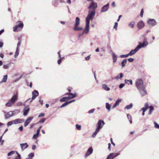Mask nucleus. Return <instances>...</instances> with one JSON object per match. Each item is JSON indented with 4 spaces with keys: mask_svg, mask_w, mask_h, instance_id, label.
<instances>
[{
    "mask_svg": "<svg viewBox=\"0 0 159 159\" xmlns=\"http://www.w3.org/2000/svg\"><path fill=\"white\" fill-rule=\"evenodd\" d=\"M95 14V11L90 10L88 11V15L86 18L85 27L83 33L85 34L88 33L89 30L90 20H92Z\"/></svg>",
    "mask_w": 159,
    "mask_h": 159,
    "instance_id": "nucleus-1",
    "label": "nucleus"
},
{
    "mask_svg": "<svg viewBox=\"0 0 159 159\" xmlns=\"http://www.w3.org/2000/svg\"><path fill=\"white\" fill-rule=\"evenodd\" d=\"M19 112L18 110L10 111L8 112L3 111V112L4 114V118L5 119H9L10 117L14 116L16 114L18 113Z\"/></svg>",
    "mask_w": 159,
    "mask_h": 159,
    "instance_id": "nucleus-2",
    "label": "nucleus"
},
{
    "mask_svg": "<svg viewBox=\"0 0 159 159\" xmlns=\"http://www.w3.org/2000/svg\"><path fill=\"white\" fill-rule=\"evenodd\" d=\"M18 96L14 94L8 102L5 104V106L7 107L11 106L15 102L17 99Z\"/></svg>",
    "mask_w": 159,
    "mask_h": 159,
    "instance_id": "nucleus-3",
    "label": "nucleus"
},
{
    "mask_svg": "<svg viewBox=\"0 0 159 159\" xmlns=\"http://www.w3.org/2000/svg\"><path fill=\"white\" fill-rule=\"evenodd\" d=\"M135 86L138 89H142L145 87L143 81L141 79L139 78L136 79L135 82Z\"/></svg>",
    "mask_w": 159,
    "mask_h": 159,
    "instance_id": "nucleus-4",
    "label": "nucleus"
},
{
    "mask_svg": "<svg viewBox=\"0 0 159 159\" xmlns=\"http://www.w3.org/2000/svg\"><path fill=\"white\" fill-rule=\"evenodd\" d=\"M148 44V42H147L146 39L144 38L143 39V43H141L139 42V44L137 46L140 49L142 48H143L146 47Z\"/></svg>",
    "mask_w": 159,
    "mask_h": 159,
    "instance_id": "nucleus-5",
    "label": "nucleus"
},
{
    "mask_svg": "<svg viewBox=\"0 0 159 159\" xmlns=\"http://www.w3.org/2000/svg\"><path fill=\"white\" fill-rule=\"evenodd\" d=\"M147 23L152 27L154 26L157 24V22L156 20L154 19H148Z\"/></svg>",
    "mask_w": 159,
    "mask_h": 159,
    "instance_id": "nucleus-6",
    "label": "nucleus"
},
{
    "mask_svg": "<svg viewBox=\"0 0 159 159\" xmlns=\"http://www.w3.org/2000/svg\"><path fill=\"white\" fill-rule=\"evenodd\" d=\"M20 23L17 25L15 26L13 28L14 31H18L21 29L23 27V24L20 21Z\"/></svg>",
    "mask_w": 159,
    "mask_h": 159,
    "instance_id": "nucleus-7",
    "label": "nucleus"
},
{
    "mask_svg": "<svg viewBox=\"0 0 159 159\" xmlns=\"http://www.w3.org/2000/svg\"><path fill=\"white\" fill-rule=\"evenodd\" d=\"M97 7V3L95 2L94 1H92L90 4L89 6L88 7V9H92V10H94L95 11V9Z\"/></svg>",
    "mask_w": 159,
    "mask_h": 159,
    "instance_id": "nucleus-8",
    "label": "nucleus"
},
{
    "mask_svg": "<svg viewBox=\"0 0 159 159\" xmlns=\"http://www.w3.org/2000/svg\"><path fill=\"white\" fill-rule=\"evenodd\" d=\"M109 3H108L107 4L103 6L101 9V12H104L107 11L109 8Z\"/></svg>",
    "mask_w": 159,
    "mask_h": 159,
    "instance_id": "nucleus-9",
    "label": "nucleus"
},
{
    "mask_svg": "<svg viewBox=\"0 0 159 159\" xmlns=\"http://www.w3.org/2000/svg\"><path fill=\"white\" fill-rule=\"evenodd\" d=\"M120 154L119 152L117 153H112L109 154L106 159H111L114 158Z\"/></svg>",
    "mask_w": 159,
    "mask_h": 159,
    "instance_id": "nucleus-10",
    "label": "nucleus"
},
{
    "mask_svg": "<svg viewBox=\"0 0 159 159\" xmlns=\"http://www.w3.org/2000/svg\"><path fill=\"white\" fill-rule=\"evenodd\" d=\"M13 125H16L22 123L24 120L22 119H16L12 120Z\"/></svg>",
    "mask_w": 159,
    "mask_h": 159,
    "instance_id": "nucleus-11",
    "label": "nucleus"
},
{
    "mask_svg": "<svg viewBox=\"0 0 159 159\" xmlns=\"http://www.w3.org/2000/svg\"><path fill=\"white\" fill-rule=\"evenodd\" d=\"M32 99L30 101V102H31L33 100H34L39 95V93L37 91L34 90L32 92Z\"/></svg>",
    "mask_w": 159,
    "mask_h": 159,
    "instance_id": "nucleus-12",
    "label": "nucleus"
},
{
    "mask_svg": "<svg viewBox=\"0 0 159 159\" xmlns=\"http://www.w3.org/2000/svg\"><path fill=\"white\" fill-rule=\"evenodd\" d=\"M98 126L97 128L100 130L102 129L103 125L105 124L104 121L102 120H99L98 122Z\"/></svg>",
    "mask_w": 159,
    "mask_h": 159,
    "instance_id": "nucleus-13",
    "label": "nucleus"
},
{
    "mask_svg": "<svg viewBox=\"0 0 159 159\" xmlns=\"http://www.w3.org/2000/svg\"><path fill=\"white\" fill-rule=\"evenodd\" d=\"M138 90H139L142 97L145 96L147 93L145 87Z\"/></svg>",
    "mask_w": 159,
    "mask_h": 159,
    "instance_id": "nucleus-14",
    "label": "nucleus"
},
{
    "mask_svg": "<svg viewBox=\"0 0 159 159\" xmlns=\"http://www.w3.org/2000/svg\"><path fill=\"white\" fill-rule=\"evenodd\" d=\"M145 24L142 20L139 21L137 24V27L139 29H141L144 26Z\"/></svg>",
    "mask_w": 159,
    "mask_h": 159,
    "instance_id": "nucleus-15",
    "label": "nucleus"
},
{
    "mask_svg": "<svg viewBox=\"0 0 159 159\" xmlns=\"http://www.w3.org/2000/svg\"><path fill=\"white\" fill-rule=\"evenodd\" d=\"M33 118V117L31 116L29 117L27 119L24 123V126L25 127H26L32 120Z\"/></svg>",
    "mask_w": 159,
    "mask_h": 159,
    "instance_id": "nucleus-16",
    "label": "nucleus"
},
{
    "mask_svg": "<svg viewBox=\"0 0 159 159\" xmlns=\"http://www.w3.org/2000/svg\"><path fill=\"white\" fill-rule=\"evenodd\" d=\"M20 146L21 147V150L22 151H23L25 149H26L29 147V145L27 143H20Z\"/></svg>",
    "mask_w": 159,
    "mask_h": 159,
    "instance_id": "nucleus-17",
    "label": "nucleus"
},
{
    "mask_svg": "<svg viewBox=\"0 0 159 159\" xmlns=\"http://www.w3.org/2000/svg\"><path fill=\"white\" fill-rule=\"evenodd\" d=\"M93 152V149L92 147H90L87 150V152H86L85 155V157H87L88 156H89Z\"/></svg>",
    "mask_w": 159,
    "mask_h": 159,
    "instance_id": "nucleus-18",
    "label": "nucleus"
},
{
    "mask_svg": "<svg viewBox=\"0 0 159 159\" xmlns=\"http://www.w3.org/2000/svg\"><path fill=\"white\" fill-rule=\"evenodd\" d=\"M139 48L137 46L133 50H131L129 53V56H132L135 54L139 50Z\"/></svg>",
    "mask_w": 159,
    "mask_h": 159,
    "instance_id": "nucleus-19",
    "label": "nucleus"
},
{
    "mask_svg": "<svg viewBox=\"0 0 159 159\" xmlns=\"http://www.w3.org/2000/svg\"><path fill=\"white\" fill-rule=\"evenodd\" d=\"M30 110V109L28 106H25L23 110V115L24 116H26Z\"/></svg>",
    "mask_w": 159,
    "mask_h": 159,
    "instance_id": "nucleus-20",
    "label": "nucleus"
},
{
    "mask_svg": "<svg viewBox=\"0 0 159 159\" xmlns=\"http://www.w3.org/2000/svg\"><path fill=\"white\" fill-rule=\"evenodd\" d=\"M149 106L148 103V102L144 104V107H143L141 110H140V112L141 111H142L143 112H145L148 109Z\"/></svg>",
    "mask_w": 159,
    "mask_h": 159,
    "instance_id": "nucleus-21",
    "label": "nucleus"
},
{
    "mask_svg": "<svg viewBox=\"0 0 159 159\" xmlns=\"http://www.w3.org/2000/svg\"><path fill=\"white\" fill-rule=\"evenodd\" d=\"M73 29L75 31H80L82 30L83 28L82 27H79L78 26H74Z\"/></svg>",
    "mask_w": 159,
    "mask_h": 159,
    "instance_id": "nucleus-22",
    "label": "nucleus"
},
{
    "mask_svg": "<svg viewBox=\"0 0 159 159\" xmlns=\"http://www.w3.org/2000/svg\"><path fill=\"white\" fill-rule=\"evenodd\" d=\"M80 23V18L77 17L75 18V21L74 26H79Z\"/></svg>",
    "mask_w": 159,
    "mask_h": 159,
    "instance_id": "nucleus-23",
    "label": "nucleus"
},
{
    "mask_svg": "<svg viewBox=\"0 0 159 159\" xmlns=\"http://www.w3.org/2000/svg\"><path fill=\"white\" fill-rule=\"evenodd\" d=\"M127 62V60L125 59H124L121 62V67L122 68H123L126 65Z\"/></svg>",
    "mask_w": 159,
    "mask_h": 159,
    "instance_id": "nucleus-24",
    "label": "nucleus"
},
{
    "mask_svg": "<svg viewBox=\"0 0 159 159\" xmlns=\"http://www.w3.org/2000/svg\"><path fill=\"white\" fill-rule=\"evenodd\" d=\"M102 89L106 91H108L110 90V89L108 87L107 85L105 84H102Z\"/></svg>",
    "mask_w": 159,
    "mask_h": 159,
    "instance_id": "nucleus-25",
    "label": "nucleus"
},
{
    "mask_svg": "<svg viewBox=\"0 0 159 159\" xmlns=\"http://www.w3.org/2000/svg\"><path fill=\"white\" fill-rule=\"evenodd\" d=\"M7 79V75H5L3 76V78L2 80L0 82V84H2L3 82H6Z\"/></svg>",
    "mask_w": 159,
    "mask_h": 159,
    "instance_id": "nucleus-26",
    "label": "nucleus"
},
{
    "mask_svg": "<svg viewBox=\"0 0 159 159\" xmlns=\"http://www.w3.org/2000/svg\"><path fill=\"white\" fill-rule=\"evenodd\" d=\"M73 97H71V98L70 97H63V98H62L60 100V101L61 102H64L66 101L67 99H71Z\"/></svg>",
    "mask_w": 159,
    "mask_h": 159,
    "instance_id": "nucleus-27",
    "label": "nucleus"
},
{
    "mask_svg": "<svg viewBox=\"0 0 159 159\" xmlns=\"http://www.w3.org/2000/svg\"><path fill=\"white\" fill-rule=\"evenodd\" d=\"M113 61L114 63L116 62L117 60V56L114 53L112 54Z\"/></svg>",
    "mask_w": 159,
    "mask_h": 159,
    "instance_id": "nucleus-28",
    "label": "nucleus"
},
{
    "mask_svg": "<svg viewBox=\"0 0 159 159\" xmlns=\"http://www.w3.org/2000/svg\"><path fill=\"white\" fill-rule=\"evenodd\" d=\"M111 106V105L108 103H106V108L109 112L110 111Z\"/></svg>",
    "mask_w": 159,
    "mask_h": 159,
    "instance_id": "nucleus-29",
    "label": "nucleus"
},
{
    "mask_svg": "<svg viewBox=\"0 0 159 159\" xmlns=\"http://www.w3.org/2000/svg\"><path fill=\"white\" fill-rule=\"evenodd\" d=\"M135 24V22L134 21H132L129 22L128 24V26L129 27L133 28L134 27V25Z\"/></svg>",
    "mask_w": 159,
    "mask_h": 159,
    "instance_id": "nucleus-30",
    "label": "nucleus"
},
{
    "mask_svg": "<svg viewBox=\"0 0 159 159\" xmlns=\"http://www.w3.org/2000/svg\"><path fill=\"white\" fill-rule=\"evenodd\" d=\"M100 130L97 128H96L95 131L93 133V135H92V137L93 138H94L96 137L97 134H98V132Z\"/></svg>",
    "mask_w": 159,
    "mask_h": 159,
    "instance_id": "nucleus-31",
    "label": "nucleus"
},
{
    "mask_svg": "<svg viewBox=\"0 0 159 159\" xmlns=\"http://www.w3.org/2000/svg\"><path fill=\"white\" fill-rule=\"evenodd\" d=\"M19 52H20V49H16V50L15 52V54L14 55V57L15 58H16L19 53Z\"/></svg>",
    "mask_w": 159,
    "mask_h": 159,
    "instance_id": "nucleus-32",
    "label": "nucleus"
},
{
    "mask_svg": "<svg viewBox=\"0 0 159 159\" xmlns=\"http://www.w3.org/2000/svg\"><path fill=\"white\" fill-rule=\"evenodd\" d=\"M133 106V104L132 103H131L129 104V105H128L126 106L125 107V109L129 110L131 109Z\"/></svg>",
    "mask_w": 159,
    "mask_h": 159,
    "instance_id": "nucleus-33",
    "label": "nucleus"
},
{
    "mask_svg": "<svg viewBox=\"0 0 159 159\" xmlns=\"http://www.w3.org/2000/svg\"><path fill=\"white\" fill-rule=\"evenodd\" d=\"M125 82L126 84H128L129 83L131 85H132L133 84V81L131 80H129L125 79Z\"/></svg>",
    "mask_w": 159,
    "mask_h": 159,
    "instance_id": "nucleus-34",
    "label": "nucleus"
},
{
    "mask_svg": "<svg viewBox=\"0 0 159 159\" xmlns=\"http://www.w3.org/2000/svg\"><path fill=\"white\" fill-rule=\"evenodd\" d=\"M123 73H121L120 74V77L119 75H117L115 77V79L117 80H118L119 78H121L123 77Z\"/></svg>",
    "mask_w": 159,
    "mask_h": 159,
    "instance_id": "nucleus-35",
    "label": "nucleus"
},
{
    "mask_svg": "<svg viewBox=\"0 0 159 159\" xmlns=\"http://www.w3.org/2000/svg\"><path fill=\"white\" fill-rule=\"evenodd\" d=\"M154 107L152 106H151L149 107V115H151L152 113V111L154 110Z\"/></svg>",
    "mask_w": 159,
    "mask_h": 159,
    "instance_id": "nucleus-36",
    "label": "nucleus"
},
{
    "mask_svg": "<svg viewBox=\"0 0 159 159\" xmlns=\"http://www.w3.org/2000/svg\"><path fill=\"white\" fill-rule=\"evenodd\" d=\"M66 94H67V95H69L70 96H72V97H73L72 98H74L76 96V95L75 93V94H74L72 93H66ZM71 98V97H70Z\"/></svg>",
    "mask_w": 159,
    "mask_h": 159,
    "instance_id": "nucleus-37",
    "label": "nucleus"
},
{
    "mask_svg": "<svg viewBox=\"0 0 159 159\" xmlns=\"http://www.w3.org/2000/svg\"><path fill=\"white\" fill-rule=\"evenodd\" d=\"M34 156V153H30L28 155V159H32Z\"/></svg>",
    "mask_w": 159,
    "mask_h": 159,
    "instance_id": "nucleus-38",
    "label": "nucleus"
},
{
    "mask_svg": "<svg viewBox=\"0 0 159 159\" xmlns=\"http://www.w3.org/2000/svg\"><path fill=\"white\" fill-rule=\"evenodd\" d=\"M129 56V54L128 53V54L125 55H120V57L121 58H126L128 57Z\"/></svg>",
    "mask_w": 159,
    "mask_h": 159,
    "instance_id": "nucleus-39",
    "label": "nucleus"
},
{
    "mask_svg": "<svg viewBox=\"0 0 159 159\" xmlns=\"http://www.w3.org/2000/svg\"><path fill=\"white\" fill-rule=\"evenodd\" d=\"M75 126H76V129L77 130H81V125H79L78 124H76Z\"/></svg>",
    "mask_w": 159,
    "mask_h": 159,
    "instance_id": "nucleus-40",
    "label": "nucleus"
},
{
    "mask_svg": "<svg viewBox=\"0 0 159 159\" xmlns=\"http://www.w3.org/2000/svg\"><path fill=\"white\" fill-rule=\"evenodd\" d=\"M154 127L157 129H159V125L156 122H154Z\"/></svg>",
    "mask_w": 159,
    "mask_h": 159,
    "instance_id": "nucleus-41",
    "label": "nucleus"
},
{
    "mask_svg": "<svg viewBox=\"0 0 159 159\" xmlns=\"http://www.w3.org/2000/svg\"><path fill=\"white\" fill-rule=\"evenodd\" d=\"M15 151H12L8 153L7 155L9 156H11L13 154L15 153Z\"/></svg>",
    "mask_w": 159,
    "mask_h": 159,
    "instance_id": "nucleus-42",
    "label": "nucleus"
},
{
    "mask_svg": "<svg viewBox=\"0 0 159 159\" xmlns=\"http://www.w3.org/2000/svg\"><path fill=\"white\" fill-rule=\"evenodd\" d=\"M121 99H117L116 102L115 104L117 105L118 106L120 103L121 102Z\"/></svg>",
    "mask_w": 159,
    "mask_h": 159,
    "instance_id": "nucleus-43",
    "label": "nucleus"
},
{
    "mask_svg": "<svg viewBox=\"0 0 159 159\" xmlns=\"http://www.w3.org/2000/svg\"><path fill=\"white\" fill-rule=\"evenodd\" d=\"M10 66V64H8L6 65H4L3 66V67L4 69H7Z\"/></svg>",
    "mask_w": 159,
    "mask_h": 159,
    "instance_id": "nucleus-44",
    "label": "nucleus"
},
{
    "mask_svg": "<svg viewBox=\"0 0 159 159\" xmlns=\"http://www.w3.org/2000/svg\"><path fill=\"white\" fill-rule=\"evenodd\" d=\"M69 104V103L68 102H65V103H64L61 106V107H64L66 106L67 105H68Z\"/></svg>",
    "mask_w": 159,
    "mask_h": 159,
    "instance_id": "nucleus-45",
    "label": "nucleus"
},
{
    "mask_svg": "<svg viewBox=\"0 0 159 159\" xmlns=\"http://www.w3.org/2000/svg\"><path fill=\"white\" fill-rule=\"evenodd\" d=\"M12 125H13L12 121L8 122L7 123V125L8 126H11Z\"/></svg>",
    "mask_w": 159,
    "mask_h": 159,
    "instance_id": "nucleus-46",
    "label": "nucleus"
},
{
    "mask_svg": "<svg viewBox=\"0 0 159 159\" xmlns=\"http://www.w3.org/2000/svg\"><path fill=\"white\" fill-rule=\"evenodd\" d=\"M21 42L20 41H19L18 42L16 48L17 49H19V48L20 46Z\"/></svg>",
    "mask_w": 159,
    "mask_h": 159,
    "instance_id": "nucleus-47",
    "label": "nucleus"
},
{
    "mask_svg": "<svg viewBox=\"0 0 159 159\" xmlns=\"http://www.w3.org/2000/svg\"><path fill=\"white\" fill-rule=\"evenodd\" d=\"M39 135V134H37V133H36V134H34L33 136V138L34 139H36L38 137V135Z\"/></svg>",
    "mask_w": 159,
    "mask_h": 159,
    "instance_id": "nucleus-48",
    "label": "nucleus"
},
{
    "mask_svg": "<svg viewBox=\"0 0 159 159\" xmlns=\"http://www.w3.org/2000/svg\"><path fill=\"white\" fill-rule=\"evenodd\" d=\"M94 111H95V109H91V110L89 111H88V113H89V114L92 113H93L94 112Z\"/></svg>",
    "mask_w": 159,
    "mask_h": 159,
    "instance_id": "nucleus-49",
    "label": "nucleus"
},
{
    "mask_svg": "<svg viewBox=\"0 0 159 159\" xmlns=\"http://www.w3.org/2000/svg\"><path fill=\"white\" fill-rule=\"evenodd\" d=\"M42 126H40L39 127V128L38 129H37V134H39L40 129L42 128Z\"/></svg>",
    "mask_w": 159,
    "mask_h": 159,
    "instance_id": "nucleus-50",
    "label": "nucleus"
},
{
    "mask_svg": "<svg viewBox=\"0 0 159 159\" xmlns=\"http://www.w3.org/2000/svg\"><path fill=\"white\" fill-rule=\"evenodd\" d=\"M46 120V118H43L41 119L39 121L40 123H43Z\"/></svg>",
    "mask_w": 159,
    "mask_h": 159,
    "instance_id": "nucleus-51",
    "label": "nucleus"
},
{
    "mask_svg": "<svg viewBox=\"0 0 159 159\" xmlns=\"http://www.w3.org/2000/svg\"><path fill=\"white\" fill-rule=\"evenodd\" d=\"M125 85V84H121L119 86V88L120 89L123 88Z\"/></svg>",
    "mask_w": 159,
    "mask_h": 159,
    "instance_id": "nucleus-52",
    "label": "nucleus"
},
{
    "mask_svg": "<svg viewBox=\"0 0 159 159\" xmlns=\"http://www.w3.org/2000/svg\"><path fill=\"white\" fill-rule=\"evenodd\" d=\"M118 23L117 22L115 23V25L113 27L114 29H116L118 26Z\"/></svg>",
    "mask_w": 159,
    "mask_h": 159,
    "instance_id": "nucleus-53",
    "label": "nucleus"
},
{
    "mask_svg": "<svg viewBox=\"0 0 159 159\" xmlns=\"http://www.w3.org/2000/svg\"><path fill=\"white\" fill-rule=\"evenodd\" d=\"M143 12H144L143 10V9H142L141 10L140 13V16L141 17H143Z\"/></svg>",
    "mask_w": 159,
    "mask_h": 159,
    "instance_id": "nucleus-54",
    "label": "nucleus"
},
{
    "mask_svg": "<svg viewBox=\"0 0 159 159\" xmlns=\"http://www.w3.org/2000/svg\"><path fill=\"white\" fill-rule=\"evenodd\" d=\"M128 60L129 62H133L134 61V59L132 58H129L128 59Z\"/></svg>",
    "mask_w": 159,
    "mask_h": 159,
    "instance_id": "nucleus-55",
    "label": "nucleus"
},
{
    "mask_svg": "<svg viewBox=\"0 0 159 159\" xmlns=\"http://www.w3.org/2000/svg\"><path fill=\"white\" fill-rule=\"evenodd\" d=\"M44 115H45L44 113H41L39 115V116H38V117H43L44 116Z\"/></svg>",
    "mask_w": 159,
    "mask_h": 159,
    "instance_id": "nucleus-56",
    "label": "nucleus"
},
{
    "mask_svg": "<svg viewBox=\"0 0 159 159\" xmlns=\"http://www.w3.org/2000/svg\"><path fill=\"white\" fill-rule=\"evenodd\" d=\"M16 152V153L17 155V156H18V157L17 158L21 159V157L20 155L17 151Z\"/></svg>",
    "mask_w": 159,
    "mask_h": 159,
    "instance_id": "nucleus-57",
    "label": "nucleus"
},
{
    "mask_svg": "<svg viewBox=\"0 0 159 159\" xmlns=\"http://www.w3.org/2000/svg\"><path fill=\"white\" fill-rule=\"evenodd\" d=\"M18 129L20 131H22L23 130V127L22 126H21Z\"/></svg>",
    "mask_w": 159,
    "mask_h": 159,
    "instance_id": "nucleus-58",
    "label": "nucleus"
},
{
    "mask_svg": "<svg viewBox=\"0 0 159 159\" xmlns=\"http://www.w3.org/2000/svg\"><path fill=\"white\" fill-rule=\"evenodd\" d=\"M110 140L111 141V143L114 145V146H115V144L112 141V138H111L110 139Z\"/></svg>",
    "mask_w": 159,
    "mask_h": 159,
    "instance_id": "nucleus-59",
    "label": "nucleus"
},
{
    "mask_svg": "<svg viewBox=\"0 0 159 159\" xmlns=\"http://www.w3.org/2000/svg\"><path fill=\"white\" fill-rule=\"evenodd\" d=\"M90 56H88L87 57H85V59L86 60H89L90 59Z\"/></svg>",
    "mask_w": 159,
    "mask_h": 159,
    "instance_id": "nucleus-60",
    "label": "nucleus"
},
{
    "mask_svg": "<svg viewBox=\"0 0 159 159\" xmlns=\"http://www.w3.org/2000/svg\"><path fill=\"white\" fill-rule=\"evenodd\" d=\"M39 102L41 105H43V100H42L41 99H40L39 100Z\"/></svg>",
    "mask_w": 159,
    "mask_h": 159,
    "instance_id": "nucleus-61",
    "label": "nucleus"
},
{
    "mask_svg": "<svg viewBox=\"0 0 159 159\" xmlns=\"http://www.w3.org/2000/svg\"><path fill=\"white\" fill-rule=\"evenodd\" d=\"M117 106L115 104V103L113 105V106L112 107V109H114V108H115V107H116Z\"/></svg>",
    "mask_w": 159,
    "mask_h": 159,
    "instance_id": "nucleus-62",
    "label": "nucleus"
},
{
    "mask_svg": "<svg viewBox=\"0 0 159 159\" xmlns=\"http://www.w3.org/2000/svg\"><path fill=\"white\" fill-rule=\"evenodd\" d=\"M36 148V146L35 145H33L32 146V148L33 150H34Z\"/></svg>",
    "mask_w": 159,
    "mask_h": 159,
    "instance_id": "nucleus-63",
    "label": "nucleus"
},
{
    "mask_svg": "<svg viewBox=\"0 0 159 159\" xmlns=\"http://www.w3.org/2000/svg\"><path fill=\"white\" fill-rule=\"evenodd\" d=\"M127 118L129 119H130L131 118V116L129 115L128 114L127 115Z\"/></svg>",
    "mask_w": 159,
    "mask_h": 159,
    "instance_id": "nucleus-64",
    "label": "nucleus"
}]
</instances>
